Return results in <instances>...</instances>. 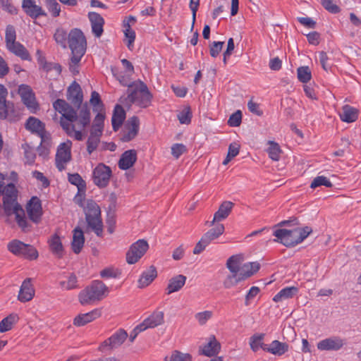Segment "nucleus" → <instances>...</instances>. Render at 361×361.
Segmentation results:
<instances>
[{"mask_svg": "<svg viewBox=\"0 0 361 361\" xmlns=\"http://www.w3.org/2000/svg\"><path fill=\"white\" fill-rule=\"evenodd\" d=\"M88 18L91 23L92 32L96 37H100L104 32V20L97 13L90 12Z\"/></svg>", "mask_w": 361, "mask_h": 361, "instance_id": "nucleus-18", "label": "nucleus"}, {"mask_svg": "<svg viewBox=\"0 0 361 361\" xmlns=\"http://www.w3.org/2000/svg\"><path fill=\"white\" fill-rule=\"evenodd\" d=\"M30 219L36 222L42 214L41 201L37 197H32L26 207Z\"/></svg>", "mask_w": 361, "mask_h": 361, "instance_id": "nucleus-25", "label": "nucleus"}, {"mask_svg": "<svg viewBox=\"0 0 361 361\" xmlns=\"http://www.w3.org/2000/svg\"><path fill=\"white\" fill-rule=\"evenodd\" d=\"M5 38L6 45L16 42V35L13 26L9 25L6 27Z\"/></svg>", "mask_w": 361, "mask_h": 361, "instance_id": "nucleus-58", "label": "nucleus"}, {"mask_svg": "<svg viewBox=\"0 0 361 361\" xmlns=\"http://www.w3.org/2000/svg\"><path fill=\"white\" fill-rule=\"evenodd\" d=\"M60 285L66 290H71L77 287V277L71 274L67 281H61Z\"/></svg>", "mask_w": 361, "mask_h": 361, "instance_id": "nucleus-57", "label": "nucleus"}, {"mask_svg": "<svg viewBox=\"0 0 361 361\" xmlns=\"http://www.w3.org/2000/svg\"><path fill=\"white\" fill-rule=\"evenodd\" d=\"M128 336V333L124 329H120L101 343L98 350L104 353H110L121 346Z\"/></svg>", "mask_w": 361, "mask_h": 361, "instance_id": "nucleus-9", "label": "nucleus"}, {"mask_svg": "<svg viewBox=\"0 0 361 361\" xmlns=\"http://www.w3.org/2000/svg\"><path fill=\"white\" fill-rule=\"evenodd\" d=\"M22 6L25 12L32 18L46 16L42 7L36 5L34 0H23Z\"/></svg>", "mask_w": 361, "mask_h": 361, "instance_id": "nucleus-26", "label": "nucleus"}, {"mask_svg": "<svg viewBox=\"0 0 361 361\" xmlns=\"http://www.w3.org/2000/svg\"><path fill=\"white\" fill-rule=\"evenodd\" d=\"M269 147L267 149L269 157L273 161H279L282 153L279 145L274 141H268Z\"/></svg>", "mask_w": 361, "mask_h": 361, "instance_id": "nucleus-40", "label": "nucleus"}, {"mask_svg": "<svg viewBox=\"0 0 361 361\" xmlns=\"http://www.w3.org/2000/svg\"><path fill=\"white\" fill-rule=\"evenodd\" d=\"M101 136L102 134L90 132V135L87 141V151L90 154L97 148Z\"/></svg>", "mask_w": 361, "mask_h": 361, "instance_id": "nucleus-42", "label": "nucleus"}, {"mask_svg": "<svg viewBox=\"0 0 361 361\" xmlns=\"http://www.w3.org/2000/svg\"><path fill=\"white\" fill-rule=\"evenodd\" d=\"M91 104L94 106V111L102 110L103 104L100 99L99 94L93 91L90 100Z\"/></svg>", "mask_w": 361, "mask_h": 361, "instance_id": "nucleus-55", "label": "nucleus"}, {"mask_svg": "<svg viewBox=\"0 0 361 361\" xmlns=\"http://www.w3.org/2000/svg\"><path fill=\"white\" fill-rule=\"evenodd\" d=\"M3 203L0 206V214L7 217L15 214L16 221L23 231L27 232L30 230L24 209L17 201L18 190L12 183L7 184L5 193L2 194Z\"/></svg>", "mask_w": 361, "mask_h": 361, "instance_id": "nucleus-2", "label": "nucleus"}, {"mask_svg": "<svg viewBox=\"0 0 361 361\" xmlns=\"http://www.w3.org/2000/svg\"><path fill=\"white\" fill-rule=\"evenodd\" d=\"M35 295V289L31 283L30 279H26L22 283L18 295V299L25 302L31 300Z\"/></svg>", "mask_w": 361, "mask_h": 361, "instance_id": "nucleus-22", "label": "nucleus"}, {"mask_svg": "<svg viewBox=\"0 0 361 361\" xmlns=\"http://www.w3.org/2000/svg\"><path fill=\"white\" fill-rule=\"evenodd\" d=\"M224 226L222 224H219L214 228H211L202 235V242L210 243L214 240L218 238L224 232Z\"/></svg>", "mask_w": 361, "mask_h": 361, "instance_id": "nucleus-33", "label": "nucleus"}, {"mask_svg": "<svg viewBox=\"0 0 361 361\" xmlns=\"http://www.w3.org/2000/svg\"><path fill=\"white\" fill-rule=\"evenodd\" d=\"M111 175L112 171L109 166L102 163L99 164L92 171L93 183L99 188H105L109 185Z\"/></svg>", "mask_w": 361, "mask_h": 361, "instance_id": "nucleus-10", "label": "nucleus"}, {"mask_svg": "<svg viewBox=\"0 0 361 361\" xmlns=\"http://www.w3.org/2000/svg\"><path fill=\"white\" fill-rule=\"evenodd\" d=\"M49 243L51 252L58 258H61L63 255V247L59 236L57 235H53Z\"/></svg>", "mask_w": 361, "mask_h": 361, "instance_id": "nucleus-35", "label": "nucleus"}, {"mask_svg": "<svg viewBox=\"0 0 361 361\" xmlns=\"http://www.w3.org/2000/svg\"><path fill=\"white\" fill-rule=\"evenodd\" d=\"M77 117L76 111L69 105L68 108L66 109V111L62 114L61 118H66L70 122H73Z\"/></svg>", "mask_w": 361, "mask_h": 361, "instance_id": "nucleus-62", "label": "nucleus"}, {"mask_svg": "<svg viewBox=\"0 0 361 361\" xmlns=\"http://www.w3.org/2000/svg\"><path fill=\"white\" fill-rule=\"evenodd\" d=\"M54 39L57 44H60L62 47H66L67 33L62 28H58L54 35Z\"/></svg>", "mask_w": 361, "mask_h": 361, "instance_id": "nucleus-46", "label": "nucleus"}, {"mask_svg": "<svg viewBox=\"0 0 361 361\" xmlns=\"http://www.w3.org/2000/svg\"><path fill=\"white\" fill-rule=\"evenodd\" d=\"M68 44L72 53L69 68L73 73H78V65L86 50L85 37L80 30L75 28L70 32Z\"/></svg>", "mask_w": 361, "mask_h": 361, "instance_id": "nucleus-4", "label": "nucleus"}, {"mask_svg": "<svg viewBox=\"0 0 361 361\" xmlns=\"http://www.w3.org/2000/svg\"><path fill=\"white\" fill-rule=\"evenodd\" d=\"M101 315V310L94 309L87 313L77 315L73 319V324L75 326H82L100 317Z\"/></svg>", "mask_w": 361, "mask_h": 361, "instance_id": "nucleus-20", "label": "nucleus"}, {"mask_svg": "<svg viewBox=\"0 0 361 361\" xmlns=\"http://www.w3.org/2000/svg\"><path fill=\"white\" fill-rule=\"evenodd\" d=\"M213 316L212 311L206 310L195 314V318L200 325H204Z\"/></svg>", "mask_w": 361, "mask_h": 361, "instance_id": "nucleus-49", "label": "nucleus"}, {"mask_svg": "<svg viewBox=\"0 0 361 361\" xmlns=\"http://www.w3.org/2000/svg\"><path fill=\"white\" fill-rule=\"evenodd\" d=\"M67 93L68 99L71 101L73 105L80 107L82 103L83 95L79 84L76 82L72 83L68 87Z\"/></svg>", "mask_w": 361, "mask_h": 361, "instance_id": "nucleus-19", "label": "nucleus"}, {"mask_svg": "<svg viewBox=\"0 0 361 361\" xmlns=\"http://www.w3.org/2000/svg\"><path fill=\"white\" fill-rule=\"evenodd\" d=\"M139 127V118L137 116L130 118L125 125V129L122 132L121 140L123 142H129L133 140L138 134Z\"/></svg>", "mask_w": 361, "mask_h": 361, "instance_id": "nucleus-13", "label": "nucleus"}, {"mask_svg": "<svg viewBox=\"0 0 361 361\" xmlns=\"http://www.w3.org/2000/svg\"><path fill=\"white\" fill-rule=\"evenodd\" d=\"M126 97L120 98V102L124 104L130 106L135 104L140 107L146 108L151 104L152 95L147 86L140 80L133 82V85H129Z\"/></svg>", "mask_w": 361, "mask_h": 361, "instance_id": "nucleus-3", "label": "nucleus"}, {"mask_svg": "<svg viewBox=\"0 0 361 361\" xmlns=\"http://www.w3.org/2000/svg\"><path fill=\"white\" fill-rule=\"evenodd\" d=\"M18 93L23 104L32 111H35L38 106L35 100V94L32 89L26 85H21L18 88Z\"/></svg>", "mask_w": 361, "mask_h": 361, "instance_id": "nucleus-14", "label": "nucleus"}, {"mask_svg": "<svg viewBox=\"0 0 361 361\" xmlns=\"http://www.w3.org/2000/svg\"><path fill=\"white\" fill-rule=\"evenodd\" d=\"M120 275V272L114 268H106L100 271V276L103 279L117 278Z\"/></svg>", "mask_w": 361, "mask_h": 361, "instance_id": "nucleus-59", "label": "nucleus"}, {"mask_svg": "<svg viewBox=\"0 0 361 361\" xmlns=\"http://www.w3.org/2000/svg\"><path fill=\"white\" fill-rule=\"evenodd\" d=\"M125 118L126 112L124 109L121 105L117 104L114 108L111 118L112 128L114 131H117L120 128Z\"/></svg>", "mask_w": 361, "mask_h": 361, "instance_id": "nucleus-31", "label": "nucleus"}, {"mask_svg": "<svg viewBox=\"0 0 361 361\" xmlns=\"http://www.w3.org/2000/svg\"><path fill=\"white\" fill-rule=\"evenodd\" d=\"M344 345L343 341L338 337H332L324 339L317 343L320 350H338Z\"/></svg>", "mask_w": 361, "mask_h": 361, "instance_id": "nucleus-24", "label": "nucleus"}, {"mask_svg": "<svg viewBox=\"0 0 361 361\" xmlns=\"http://www.w3.org/2000/svg\"><path fill=\"white\" fill-rule=\"evenodd\" d=\"M149 248L147 242L145 240H138L134 243L126 253V262L129 264L136 263L147 252Z\"/></svg>", "mask_w": 361, "mask_h": 361, "instance_id": "nucleus-11", "label": "nucleus"}, {"mask_svg": "<svg viewBox=\"0 0 361 361\" xmlns=\"http://www.w3.org/2000/svg\"><path fill=\"white\" fill-rule=\"evenodd\" d=\"M47 6L48 10L51 13L54 17L59 16L61 12L59 4L56 0H46Z\"/></svg>", "mask_w": 361, "mask_h": 361, "instance_id": "nucleus-54", "label": "nucleus"}, {"mask_svg": "<svg viewBox=\"0 0 361 361\" xmlns=\"http://www.w3.org/2000/svg\"><path fill=\"white\" fill-rule=\"evenodd\" d=\"M247 108L250 112L257 116H262L263 114L262 111L259 109V105L252 100L248 102Z\"/></svg>", "mask_w": 361, "mask_h": 361, "instance_id": "nucleus-64", "label": "nucleus"}, {"mask_svg": "<svg viewBox=\"0 0 361 361\" xmlns=\"http://www.w3.org/2000/svg\"><path fill=\"white\" fill-rule=\"evenodd\" d=\"M186 276L179 274L169 281V283L166 288V293L170 295L173 293L180 290L185 284Z\"/></svg>", "mask_w": 361, "mask_h": 361, "instance_id": "nucleus-27", "label": "nucleus"}, {"mask_svg": "<svg viewBox=\"0 0 361 361\" xmlns=\"http://www.w3.org/2000/svg\"><path fill=\"white\" fill-rule=\"evenodd\" d=\"M137 161V152L135 149H129L124 152L118 161V167L122 170L131 168Z\"/></svg>", "mask_w": 361, "mask_h": 361, "instance_id": "nucleus-23", "label": "nucleus"}, {"mask_svg": "<svg viewBox=\"0 0 361 361\" xmlns=\"http://www.w3.org/2000/svg\"><path fill=\"white\" fill-rule=\"evenodd\" d=\"M298 78L302 82H307L310 80L312 75L308 66H302L298 68Z\"/></svg>", "mask_w": 361, "mask_h": 361, "instance_id": "nucleus-44", "label": "nucleus"}, {"mask_svg": "<svg viewBox=\"0 0 361 361\" xmlns=\"http://www.w3.org/2000/svg\"><path fill=\"white\" fill-rule=\"evenodd\" d=\"M186 146L183 144L176 143L171 147V154L176 159H178L180 156L186 152Z\"/></svg>", "mask_w": 361, "mask_h": 361, "instance_id": "nucleus-56", "label": "nucleus"}, {"mask_svg": "<svg viewBox=\"0 0 361 361\" xmlns=\"http://www.w3.org/2000/svg\"><path fill=\"white\" fill-rule=\"evenodd\" d=\"M243 262L244 257L242 254L234 255L227 259L226 267L228 273L222 280V286L225 289L232 288L245 281L256 274L260 268V264L257 262Z\"/></svg>", "mask_w": 361, "mask_h": 361, "instance_id": "nucleus-1", "label": "nucleus"}, {"mask_svg": "<svg viewBox=\"0 0 361 361\" xmlns=\"http://www.w3.org/2000/svg\"><path fill=\"white\" fill-rule=\"evenodd\" d=\"M221 349V345L217 341L214 336H211L209 338V341L199 347V354L207 357H212L219 353Z\"/></svg>", "mask_w": 361, "mask_h": 361, "instance_id": "nucleus-17", "label": "nucleus"}, {"mask_svg": "<svg viewBox=\"0 0 361 361\" xmlns=\"http://www.w3.org/2000/svg\"><path fill=\"white\" fill-rule=\"evenodd\" d=\"M6 48L15 55L20 57L23 60H31L30 55L27 50L23 45L16 41L7 44Z\"/></svg>", "mask_w": 361, "mask_h": 361, "instance_id": "nucleus-30", "label": "nucleus"}, {"mask_svg": "<svg viewBox=\"0 0 361 361\" xmlns=\"http://www.w3.org/2000/svg\"><path fill=\"white\" fill-rule=\"evenodd\" d=\"M109 288L99 280L93 281L78 294V300L82 305L94 304L106 297Z\"/></svg>", "mask_w": 361, "mask_h": 361, "instance_id": "nucleus-5", "label": "nucleus"}, {"mask_svg": "<svg viewBox=\"0 0 361 361\" xmlns=\"http://www.w3.org/2000/svg\"><path fill=\"white\" fill-rule=\"evenodd\" d=\"M322 185H324L327 188H331L332 187V183L326 177L320 176L314 178L312 182L311 183L310 188L314 189Z\"/></svg>", "mask_w": 361, "mask_h": 361, "instance_id": "nucleus-45", "label": "nucleus"}, {"mask_svg": "<svg viewBox=\"0 0 361 361\" xmlns=\"http://www.w3.org/2000/svg\"><path fill=\"white\" fill-rule=\"evenodd\" d=\"M298 289L296 287H288L280 290L273 298L274 302H280L283 300L292 298L297 294Z\"/></svg>", "mask_w": 361, "mask_h": 361, "instance_id": "nucleus-38", "label": "nucleus"}, {"mask_svg": "<svg viewBox=\"0 0 361 361\" xmlns=\"http://www.w3.org/2000/svg\"><path fill=\"white\" fill-rule=\"evenodd\" d=\"M54 108L60 114H63L68 108L69 104L63 99H57L53 104Z\"/></svg>", "mask_w": 361, "mask_h": 361, "instance_id": "nucleus-61", "label": "nucleus"}, {"mask_svg": "<svg viewBox=\"0 0 361 361\" xmlns=\"http://www.w3.org/2000/svg\"><path fill=\"white\" fill-rule=\"evenodd\" d=\"M75 121L78 128L84 129L90 123V111L87 104H84L80 109Z\"/></svg>", "mask_w": 361, "mask_h": 361, "instance_id": "nucleus-28", "label": "nucleus"}, {"mask_svg": "<svg viewBox=\"0 0 361 361\" xmlns=\"http://www.w3.org/2000/svg\"><path fill=\"white\" fill-rule=\"evenodd\" d=\"M192 113L190 106L185 107L178 114V118L182 124H189L191 121Z\"/></svg>", "mask_w": 361, "mask_h": 361, "instance_id": "nucleus-48", "label": "nucleus"}, {"mask_svg": "<svg viewBox=\"0 0 361 361\" xmlns=\"http://www.w3.org/2000/svg\"><path fill=\"white\" fill-rule=\"evenodd\" d=\"M341 121L346 123L354 122L357 118V111L356 109L345 105L342 108V113L340 114Z\"/></svg>", "mask_w": 361, "mask_h": 361, "instance_id": "nucleus-36", "label": "nucleus"}, {"mask_svg": "<svg viewBox=\"0 0 361 361\" xmlns=\"http://www.w3.org/2000/svg\"><path fill=\"white\" fill-rule=\"evenodd\" d=\"M234 48H235V44H234L233 39L229 38L228 40L227 48L223 54V55H224L223 61H224V64H226L227 59L231 56V55L232 54V53L234 50Z\"/></svg>", "mask_w": 361, "mask_h": 361, "instance_id": "nucleus-60", "label": "nucleus"}, {"mask_svg": "<svg viewBox=\"0 0 361 361\" xmlns=\"http://www.w3.org/2000/svg\"><path fill=\"white\" fill-rule=\"evenodd\" d=\"M123 32L125 37L127 39L126 45L129 49H132L135 39V32L131 27H129V25H128V27H124Z\"/></svg>", "mask_w": 361, "mask_h": 361, "instance_id": "nucleus-51", "label": "nucleus"}, {"mask_svg": "<svg viewBox=\"0 0 361 361\" xmlns=\"http://www.w3.org/2000/svg\"><path fill=\"white\" fill-rule=\"evenodd\" d=\"M105 118V115L104 113L99 112L93 121V123L91 127L90 132L97 133L99 134L102 135V132L104 130V121Z\"/></svg>", "mask_w": 361, "mask_h": 361, "instance_id": "nucleus-41", "label": "nucleus"}, {"mask_svg": "<svg viewBox=\"0 0 361 361\" xmlns=\"http://www.w3.org/2000/svg\"><path fill=\"white\" fill-rule=\"evenodd\" d=\"M333 0H322L323 6L332 13H337L340 11L339 7L332 3Z\"/></svg>", "mask_w": 361, "mask_h": 361, "instance_id": "nucleus-63", "label": "nucleus"}, {"mask_svg": "<svg viewBox=\"0 0 361 361\" xmlns=\"http://www.w3.org/2000/svg\"><path fill=\"white\" fill-rule=\"evenodd\" d=\"M84 212L88 226L92 228L97 236H102L103 224L99 206L94 200H87L84 206Z\"/></svg>", "mask_w": 361, "mask_h": 361, "instance_id": "nucleus-7", "label": "nucleus"}, {"mask_svg": "<svg viewBox=\"0 0 361 361\" xmlns=\"http://www.w3.org/2000/svg\"><path fill=\"white\" fill-rule=\"evenodd\" d=\"M164 323V313L163 311L155 310L142 323L140 328L142 329H152Z\"/></svg>", "mask_w": 361, "mask_h": 361, "instance_id": "nucleus-16", "label": "nucleus"}, {"mask_svg": "<svg viewBox=\"0 0 361 361\" xmlns=\"http://www.w3.org/2000/svg\"><path fill=\"white\" fill-rule=\"evenodd\" d=\"M157 272L154 266H151L149 269L144 271L138 280V287L143 288L148 286L157 277Z\"/></svg>", "mask_w": 361, "mask_h": 361, "instance_id": "nucleus-32", "label": "nucleus"}, {"mask_svg": "<svg viewBox=\"0 0 361 361\" xmlns=\"http://www.w3.org/2000/svg\"><path fill=\"white\" fill-rule=\"evenodd\" d=\"M224 42H213L209 44V54L212 57L216 58L221 51Z\"/></svg>", "mask_w": 361, "mask_h": 361, "instance_id": "nucleus-52", "label": "nucleus"}, {"mask_svg": "<svg viewBox=\"0 0 361 361\" xmlns=\"http://www.w3.org/2000/svg\"><path fill=\"white\" fill-rule=\"evenodd\" d=\"M288 350V345L286 343H282L277 340L271 342L268 345L267 352L273 355L281 356Z\"/></svg>", "mask_w": 361, "mask_h": 361, "instance_id": "nucleus-34", "label": "nucleus"}, {"mask_svg": "<svg viewBox=\"0 0 361 361\" xmlns=\"http://www.w3.org/2000/svg\"><path fill=\"white\" fill-rule=\"evenodd\" d=\"M23 148L25 151L24 154L26 159V163H27L28 164H32L36 158L35 149L27 144L23 145Z\"/></svg>", "mask_w": 361, "mask_h": 361, "instance_id": "nucleus-50", "label": "nucleus"}, {"mask_svg": "<svg viewBox=\"0 0 361 361\" xmlns=\"http://www.w3.org/2000/svg\"><path fill=\"white\" fill-rule=\"evenodd\" d=\"M312 231V228L308 226L295 228L292 230L278 228L274 232V235L276 238L274 241L286 247H293L302 242Z\"/></svg>", "mask_w": 361, "mask_h": 361, "instance_id": "nucleus-6", "label": "nucleus"}, {"mask_svg": "<svg viewBox=\"0 0 361 361\" xmlns=\"http://www.w3.org/2000/svg\"><path fill=\"white\" fill-rule=\"evenodd\" d=\"M7 248L13 255L30 260L36 259L38 257V252L35 247L18 240H13L9 242Z\"/></svg>", "mask_w": 361, "mask_h": 361, "instance_id": "nucleus-8", "label": "nucleus"}, {"mask_svg": "<svg viewBox=\"0 0 361 361\" xmlns=\"http://www.w3.org/2000/svg\"><path fill=\"white\" fill-rule=\"evenodd\" d=\"M241 120L242 113L240 110H238L230 116L228 121V124L232 127H238L240 125Z\"/></svg>", "mask_w": 361, "mask_h": 361, "instance_id": "nucleus-53", "label": "nucleus"}, {"mask_svg": "<svg viewBox=\"0 0 361 361\" xmlns=\"http://www.w3.org/2000/svg\"><path fill=\"white\" fill-rule=\"evenodd\" d=\"M71 247L74 253L79 254L85 243V237L81 228L77 227L73 230Z\"/></svg>", "mask_w": 361, "mask_h": 361, "instance_id": "nucleus-29", "label": "nucleus"}, {"mask_svg": "<svg viewBox=\"0 0 361 361\" xmlns=\"http://www.w3.org/2000/svg\"><path fill=\"white\" fill-rule=\"evenodd\" d=\"M25 128L37 134L41 137L42 142H45L49 139V134L45 130L44 123L35 117L31 116L27 120Z\"/></svg>", "mask_w": 361, "mask_h": 361, "instance_id": "nucleus-15", "label": "nucleus"}, {"mask_svg": "<svg viewBox=\"0 0 361 361\" xmlns=\"http://www.w3.org/2000/svg\"><path fill=\"white\" fill-rule=\"evenodd\" d=\"M234 204L230 201H224L219 206L217 212L214 215L213 220L209 223V226H213L215 222L221 221L228 216Z\"/></svg>", "mask_w": 361, "mask_h": 361, "instance_id": "nucleus-21", "label": "nucleus"}, {"mask_svg": "<svg viewBox=\"0 0 361 361\" xmlns=\"http://www.w3.org/2000/svg\"><path fill=\"white\" fill-rule=\"evenodd\" d=\"M264 338V334H256L251 336L250 345L254 352L257 351L260 348L264 351H267L268 345L263 343Z\"/></svg>", "mask_w": 361, "mask_h": 361, "instance_id": "nucleus-37", "label": "nucleus"}, {"mask_svg": "<svg viewBox=\"0 0 361 361\" xmlns=\"http://www.w3.org/2000/svg\"><path fill=\"white\" fill-rule=\"evenodd\" d=\"M68 181L71 184L76 185L78 188L79 190L85 188V181L82 178V177L78 173L69 174Z\"/></svg>", "mask_w": 361, "mask_h": 361, "instance_id": "nucleus-47", "label": "nucleus"}, {"mask_svg": "<svg viewBox=\"0 0 361 361\" xmlns=\"http://www.w3.org/2000/svg\"><path fill=\"white\" fill-rule=\"evenodd\" d=\"M18 320V317L16 314H11L3 319L0 322V332L4 333L11 330L13 325L17 322Z\"/></svg>", "mask_w": 361, "mask_h": 361, "instance_id": "nucleus-39", "label": "nucleus"}, {"mask_svg": "<svg viewBox=\"0 0 361 361\" xmlns=\"http://www.w3.org/2000/svg\"><path fill=\"white\" fill-rule=\"evenodd\" d=\"M165 361H192V355L178 350H173L170 356L165 357Z\"/></svg>", "mask_w": 361, "mask_h": 361, "instance_id": "nucleus-43", "label": "nucleus"}, {"mask_svg": "<svg viewBox=\"0 0 361 361\" xmlns=\"http://www.w3.org/2000/svg\"><path fill=\"white\" fill-rule=\"evenodd\" d=\"M71 142L61 143L58 147L56 154V166L61 171L65 169L66 164L71 160Z\"/></svg>", "mask_w": 361, "mask_h": 361, "instance_id": "nucleus-12", "label": "nucleus"}]
</instances>
